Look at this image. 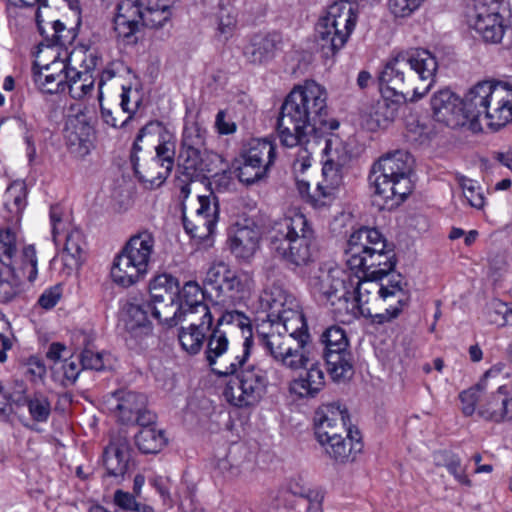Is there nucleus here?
<instances>
[{
	"label": "nucleus",
	"mask_w": 512,
	"mask_h": 512,
	"mask_svg": "<svg viewBox=\"0 0 512 512\" xmlns=\"http://www.w3.org/2000/svg\"><path fill=\"white\" fill-rule=\"evenodd\" d=\"M253 346L250 319L237 310L227 311L217 319V326L207 337L205 358L218 377H231L224 389L228 402L236 407L257 404L268 384L266 372L247 365Z\"/></svg>",
	"instance_id": "1"
},
{
	"label": "nucleus",
	"mask_w": 512,
	"mask_h": 512,
	"mask_svg": "<svg viewBox=\"0 0 512 512\" xmlns=\"http://www.w3.org/2000/svg\"><path fill=\"white\" fill-rule=\"evenodd\" d=\"M338 121L328 120L326 90L315 81L298 85L286 96L277 119V132L285 147L299 146L293 162L296 171L304 172L311 166V156L325 147Z\"/></svg>",
	"instance_id": "2"
},
{
	"label": "nucleus",
	"mask_w": 512,
	"mask_h": 512,
	"mask_svg": "<svg viewBox=\"0 0 512 512\" xmlns=\"http://www.w3.org/2000/svg\"><path fill=\"white\" fill-rule=\"evenodd\" d=\"M437 70L436 56L426 49L396 53L379 73L381 97L367 108L363 125L370 131L387 127L408 99H420L430 91Z\"/></svg>",
	"instance_id": "3"
},
{
	"label": "nucleus",
	"mask_w": 512,
	"mask_h": 512,
	"mask_svg": "<svg viewBox=\"0 0 512 512\" xmlns=\"http://www.w3.org/2000/svg\"><path fill=\"white\" fill-rule=\"evenodd\" d=\"M383 286V279L353 277L341 270H330L319 282V293L341 322L359 316L372 320Z\"/></svg>",
	"instance_id": "4"
},
{
	"label": "nucleus",
	"mask_w": 512,
	"mask_h": 512,
	"mask_svg": "<svg viewBox=\"0 0 512 512\" xmlns=\"http://www.w3.org/2000/svg\"><path fill=\"white\" fill-rule=\"evenodd\" d=\"M349 414L340 404L320 406L314 414V433L330 458L338 462L354 461L363 445L359 433L347 427Z\"/></svg>",
	"instance_id": "5"
},
{
	"label": "nucleus",
	"mask_w": 512,
	"mask_h": 512,
	"mask_svg": "<svg viewBox=\"0 0 512 512\" xmlns=\"http://www.w3.org/2000/svg\"><path fill=\"white\" fill-rule=\"evenodd\" d=\"M270 248L286 263L296 267L313 261L315 236L306 217L296 214L279 222L272 231Z\"/></svg>",
	"instance_id": "6"
},
{
	"label": "nucleus",
	"mask_w": 512,
	"mask_h": 512,
	"mask_svg": "<svg viewBox=\"0 0 512 512\" xmlns=\"http://www.w3.org/2000/svg\"><path fill=\"white\" fill-rule=\"evenodd\" d=\"M154 245V236L148 231L131 236L113 260L110 270L112 281L128 288L142 280L148 272Z\"/></svg>",
	"instance_id": "7"
},
{
	"label": "nucleus",
	"mask_w": 512,
	"mask_h": 512,
	"mask_svg": "<svg viewBox=\"0 0 512 512\" xmlns=\"http://www.w3.org/2000/svg\"><path fill=\"white\" fill-rule=\"evenodd\" d=\"M206 130L198 123L186 124L182 133L181 150L179 154V168L190 171V175L196 171L215 172L219 179H228L224 172L222 157L206 148Z\"/></svg>",
	"instance_id": "8"
},
{
	"label": "nucleus",
	"mask_w": 512,
	"mask_h": 512,
	"mask_svg": "<svg viewBox=\"0 0 512 512\" xmlns=\"http://www.w3.org/2000/svg\"><path fill=\"white\" fill-rule=\"evenodd\" d=\"M259 344L276 362L291 369L307 367L308 357L305 347L309 342V332H286L279 326H270L268 332L258 334Z\"/></svg>",
	"instance_id": "9"
},
{
	"label": "nucleus",
	"mask_w": 512,
	"mask_h": 512,
	"mask_svg": "<svg viewBox=\"0 0 512 512\" xmlns=\"http://www.w3.org/2000/svg\"><path fill=\"white\" fill-rule=\"evenodd\" d=\"M320 151L325 157L322 167L323 182L317 185L311 195L317 207L326 206L332 200L335 189L342 182L343 168L350 161L349 154L338 141H325V147Z\"/></svg>",
	"instance_id": "10"
},
{
	"label": "nucleus",
	"mask_w": 512,
	"mask_h": 512,
	"mask_svg": "<svg viewBox=\"0 0 512 512\" xmlns=\"http://www.w3.org/2000/svg\"><path fill=\"white\" fill-rule=\"evenodd\" d=\"M321 341L325 344L324 358L333 381L350 379L354 373L353 356L345 330L330 326L323 332Z\"/></svg>",
	"instance_id": "11"
},
{
	"label": "nucleus",
	"mask_w": 512,
	"mask_h": 512,
	"mask_svg": "<svg viewBox=\"0 0 512 512\" xmlns=\"http://www.w3.org/2000/svg\"><path fill=\"white\" fill-rule=\"evenodd\" d=\"M503 3L504 0H476L469 25L487 44H499L505 35L507 25L500 13Z\"/></svg>",
	"instance_id": "12"
},
{
	"label": "nucleus",
	"mask_w": 512,
	"mask_h": 512,
	"mask_svg": "<svg viewBox=\"0 0 512 512\" xmlns=\"http://www.w3.org/2000/svg\"><path fill=\"white\" fill-rule=\"evenodd\" d=\"M22 275L14 265L7 264L0 268V302L9 303L18 298L23 292L22 276L33 282L38 274L37 257L34 246L28 245L22 251Z\"/></svg>",
	"instance_id": "13"
},
{
	"label": "nucleus",
	"mask_w": 512,
	"mask_h": 512,
	"mask_svg": "<svg viewBox=\"0 0 512 512\" xmlns=\"http://www.w3.org/2000/svg\"><path fill=\"white\" fill-rule=\"evenodd\" d=\"M144 19V8L140 0H119L113 17L116 41L123 46L136 45Z\"/></svg>",
	"instance_id": "14"
},
{
	"label": "nucleus",
	"mask_w": 512,
	"mask_h": 512,
	"mask_svg": "<svg viewBox=\"0 0 512 512\" xmlns=\"http://www.w3.org/2000/svg\"><path fill=\"white\" fill-rule=\"evenodd\" d=\"M384 286L376 305V313L372 316V323L382 325L399 317L403 309L408 306L409 294L404 289L407 285L400 273L391 274L389 279H383Z\"/></svg>",
	"instance_id": "15"
},
{
	"label": "nucleus",
	"mask_w": 512,
	"mask_h": 512,
	"mask_svg": "<svg viewBox=\"0 0 512 512\" xmlns=\"http://www.w3.org/2000/svg\"><path fill=\"white\" fill-rule=\"evenodd\" d=\"M219 217V206L216 196L200 195L197 197V204L190 216L186 215V208H183V225L187 233L192 237L204 239L210 236Z\"/></svg>",
	"instance_id": "16"
},
{
	"label": "nucleus",
	"mask_w": 512,
	"mask_h": 512,
	"mask_svg": "<svg viewBox=\"0 0 512 512\" xmlns=\"http://www.w3.org/2000/svg\"><path fill=\"white\" fill-rule=\"evenodd\" d=\"M352 271L362 272L366 277L374 279H389L391 274L396 273L395 253L387 248V242L378 248L372 249L365 257L346 260Z\"/></svg>",
	"instance_id": "17"
},
{
	"label": "nucleus",
	"mask_w": 512,
	"mask_h": 512,
	"mask_svg": "<svg viewBox=\"0 0 512 512\" xmlns=\"http://www.w3.org/2000/svg\"><path fill=\"white\" fill-rule=\"evenodd\" d=\"M368 181L371 188H373V203L380 210H391L399 206L412 192V185L410 179H404L403 181H395V179L390 177L378 178L376 173L370 171Z\"/></svg>",
	"instance_id": "18"
},
{
	"label": "nucleus",
	"mask_w": 512,
	"mask_h": 512,
	"mask_svg": "<svg viewBox=\"0 0 512 512\" xmlns=\"http://www.w3.org/2000/svg\"><path fill=\"white\" fill-rule=\"evenodd\" d=\"M83 59L79 67L73 65L66 72L65 90L76 100L83 99L90 94L94 88L95 78L93 75L99 61L96 53H83Z\"/></svg>",
	"instance_id": "19"
},
{
	"label": "nucleus",
	"mask_w": 512,
	"mask_h": 512,
	"mask_svg": "<svg viewBox=\"0 0 512 512\" xmlns=\"http://www.w3.org/2000/svg\"><path fill=\"white\" fill-rule=\"evenodd\" d=\"M434 119L448 127L457 128L466 124L462 99L449 89L436 92L431 98Z\"/></svg>",
	"instance_id": "20"
},
{
	"label": "nucleus",
	"mask_w": 512,
	"mask_h": 512,
	"mask_svg": "<svg viewBox=\"0 0 512 512\" xmlns=\"http://www.w3.org/2000/svg\"><path fill=\"white\" fill-rule=\"evenodd\" d=\"M510 121H512V87L505 83H496V91L481 116V123L493 131H498Z\"/></svg>",
	"instance_id": "21"
},
{
	"label": "nucleus",
	"mask_w": 512,
	"mask_h": 512,
	"mask_svg": "<svg viewBox=\"0 0 512 512\" xmlns=\"http://www.w3.org/2000/svg\"><path fill=\"white\" fill-rule=\"evenodd\" d=\"M103 465L110 477L132 476L134 464L130 462L129 442L120 434L113 436L103 452Z\"/></svg>",
	"instance_id": "22"
},
{
	"label": "nucleus",
	"mask_w": 512,
	"mask_h": 512,
	"mask_svg": "<svg viewBox=\"0 0 512 512\" xmlns=\"http://www.w3.org/2000/svg\"><path fill=\"white\" fill-rule=\"evenodd\" d=\"M260 240V227L253 221L245 220L244 224H236L233 234L229 237V247L237 259L248 261L259 249Z\"/></svg>",
	"instance_id": "23"
},
{
	"label": "nucleus",
	"mask_w": 512,
	"mask_h": 512,
	"mask_svg": "<svg viewBox=\"0 0 512 512\" xmlns=\"http://www.w3.org/2000/svg\"><path fill=\"white\" fill-rule=\"evenodd\" d=\"M478 415L494 423L512 420V396L509 395L506 385H499L496 391L487 394L478 407Z\"/></svg>",
	"instance_id": "24"
},
{
	"label": "nucleus",
	"mask_w": 512,
	"mask_h": 512,
	"mask_svg": "<svg viewBox=\"0 0 512 512\" xmlns=\"http://www.w3.org/2000/svg\"><path fill=\"white\" fill-rule=\"evenodd\" d=\"M153 127V123H148L139 130L133 143L130 155V160L135 175L137 176L139 181L143 183H148L150 188L159 187L168 177L162 175L163 170L160 168V166H151L150 159L145 161L143 165L140 164V158L138 156V153L142 151V146L140 145V143L142 142L145 136L150 134L151 129Z\"/></svg>",
	"instance_id": "25"
},
{
	"label": "nucleus",
	"mask_w": 512,
	"mask_h": 512,
	"mask_svg": "<svg viewBox=\"0 0 512 512\" xmlns=\"http://www.w3.org/2000/svg\"><path fill=\"white\" fill-rule=\"evenodd\" d=\"M205 283L219 293L231 295L242 293L246 280L224 262L213 263L206 272Z\"/></svg>",
	"instance_id": "26"
},
{
	"label": "nucleus",
	"mask_w": 512,
	"mask_h": 512,
	"mask_svg": "<svg viewBox=\"0 0 512 512\" xmlns=\"http://www.w3.org/2000/svg\"><path fill=\"white\" fill-rule=\"evenodd\" d=\"M281 44L277 33L255 34L243 46L242 54L246 61L253 65H262L275 57Z\"/></svg>",
	"instance_id": "27"
},
{
	"label": "nucleus",
	"mask_w": 512,
	"mask_h": 512,
	"mask_svg": "<svg viewBox=\"0 0 512 512\" xmlns=\"http://www.w3.org/2000/svg\"><path fill=\"white\" fill-rule=\"evenodd\" d=\"M496 91V83L482 81L473 86L462 99L466 122L481 124V116L489 106Z\"/></svg>",
	"instance_id": "28"
},
{
	"label": "nucleus",
	"mask_w": 512,
	"mask_h": 512,
	"mask_svg": "<svg viewBox=\"0 0 512 512\" xmlns=\"http://www.w3.org/2000/svg\"><path fill=\"white\" fill-rule=\"evenodd\" d=\"M204 291L196 281H188L179 288L178 301L183 308L184 318L214 319L208 305L204 302Z\"/></svg>",
	"instance_id": "29"
},
{
	"label": "nucleus",
	"mask_w": 512,
	"mask_h": 512,
	"mask_svg": "<svg viewBox=\"0 0 512 512\" xmlns=\"http://www.w3.org/2000/svg\"><path fill=\"white\" fill-rule=\"evenodd\" d=\"M411 164L412 161L409 153L397 150L382 156L373 164L370 171L376 173L378 178L390 177L395 179V181H403L404 179H410Z\"/></svg>",
	"instance_id": "30"
},
{
	"label": "nucleus",
	"mask_w": 512,
	"mask_h": 512,
	"mask_svg": "<svg viewBox=\"0 0 512 512\" xmlns=\"http://www.w3.org/2000/svg\"><path fill=\"white\" fill-rule=\"evenodd\" d=\"M151 314L149 301H127L122 307V320L125 329L134 337L147 335L151 332Z\"/></svg>",
	"instance_id": "31"
},
{
	"label": "nucleus",
	"mask_w": 512,
	"mask_h": 512,
	"mask_svg": "<svg viewBox=\"0 0 512 512\" xmlns=\"http://www.w3.org/2000/svg\"><path fill=\"white\" fill-rule=\"evenodd\" d=\"M506 365L503 363H497L493 365L480 381L472 386L471 388L460 393L459 398L462 403V412L465 416H471L475 413L477 405L479 406L484 402L487 396L486 390L488 388V381L491 378H497L500 375L508 376L509 373H504Z\"/></svg>",
	"instance_id": "32"
},
{
	"label": "nucleus",
	"mask_w": 512,
	"mask_h": 512,
	"mask_svg": "<svg viewBox=\"0 0 512 512\" xmlns=\"http://www.w3.org/2000/svg\"><path fill=\"white\" fill-rule=\"evenodd\" d=\"M385 242L386 239L377 229L361 227L354 231L347 241V260L365 257L372 249L382 247Z\"/></svg>",
	"instance_id": "33"
},
{
	"label": "nucleus",
	"mask_w": 512,
	"mask_h": 512,
	"mask_svg": "<svg viewBox=\"0 0 512 512\" xmlns=\"http://www.w3.org/2000/svg\"><path fill=\"white\" fill-rule=\"evenodd\" d=\"M94 136V128L86 115L70 116L65 126V138L70 148L81 154H86Z\"/></svg>",
	"instance_id": "34"
},
{
	"label": "nucleus",
	"mask_w": 512,
	"mask_h": 512,
	"mask_svg": "<svg viewBox=\"0 0 512 512\" xmlns=\"http://www.w3.org/2000/svg\"><path fill=\"white\" fill-rule=\"evenodd\" d=\"M189 321L188 328H181L178 333V339L183 350L189 354H197L200 352L203 346V342L206 338V333L210 331L209 336L216 328L217 324L213 326V319L202 318H185Z\"/></svg>",
	"instance_id": "35"
},
{
	"label": "nucleus",
	"mask_w": 512,
	"mask_h": 512,
	"mask_svg": "<svg viewBox=\"0 0 512 512\" xmlns=\"http://www.w3.org/2000/svg\"><path fill=\"white\" fill-rule=\"evenodd\" d=\"M112 401L115 402L113 410L124 424H131L136 415L147 406L146 396L135 391H116L112 395Z\"/></svg>",
	"instance_id": "36"
},
{
	"label": "nucleus",
	"mask_w": 512,
	"mask_h": 512,
	"mask_svg": "<svg viewBox=\"0 0 512 512\" xmlns=\"http://www.w3.org/2000/svg\"><path fill=\"white\" fill-rule=\"evenodd\" d=\"M316 39L325 56H333L341 50L347 43L349 37L345 33L330 23L325 18H320L316 25Z\"/></svg>",
	"instance_id": "37"
},
{
	"label": "nucleus",
	"mask_w": 512,
	"mask_h": 512,
	"mask_svg": "<svg viewBox=\"0 0 512 512\" xmlns=\"http://www.w3.org/2000/svg\"><path fill=\"white\" fill-rule=\"evenodd\" d=\"M291 299L297 298L278 284L267 288L261 296V304L267 310L268 321L274 322L275 318H281L282 313L290 308L287 302Z\"/></svg>",
	"instance_id": "38"
},
{
	"label": "nucleus",
	"mask_w": 512,
	"mask_h": 512,
	"mask_svg": "<svg viewBox=\"0 0 512 512\" xmlns=\"http://www.w3.org/2000/svg\"><path fill=\"white\" fill-rule=\"evenodd\" d=\"M341 29L350 38L357 22V6L349 1L341 0L329 6L323 17Z\"/></svg>",
	"instance_id": "39"
},
{
	"label": "nucleus",
	"mask_w": 512,
	"mask_h": 512,
	"mask_svg": "<svg viewBox=\"0 0 512 512\" xmlns=\"http://www.w3.org/2000/svg\"><path fill=\"white\" fill-rule=\"evenodd\" d=\"M325 384L324 373L318 364H312L304 375L293 380L290 392L301 398L315 397Z\"/></svg>",
	"instance_id": "40"
},
{
	"label": "nucleus",
	"mask_w": 512,
	"mask_h": 512,
	"mask_svg": "<svg viewBox=\"0 0 512 512\" xmlns=\"http://www.w3.org/2000/svg\"><path fill=\"white\" fill-rule=\"evenodd\" d=\"M290 307L281 318H275L274 322H270V326H279L280 330L299 334L300 332H308V327L304 314L302 313L300 303L297 299H291L287 302Z\"/></svg>",
	"instance_id": "41"
},
{
	"label": "nucleus",
	"mask_w": 512,
	"mask_h": 512,
	"mask_svg": "<svg viewBox=\"0 0 512 512\" xmlns=\"http://www.w3.org/2000/svg\"><path fill=\"white\" fill-rule=\"evenodd\" d=\"M242 157L257 165L265 166L264 168L269 171L276 158V146L267 139H253Z\"/></svg>",
	"instance_id": "42"
},
{
	"label": "nucleus",
	"mask_w": 512,
	"mask_h": 512,
	"mask_svg": "<svg viewBox=\"0 0 512 512\" xmlns=\"http://www.w3.org/2000/svg\"><path fill=\"white\" fill-rule=\"evenodd\" d=\"M85 244L83 234L78 229L69 231L65 237V244L62 251L64 265L73 270L78 269L83 261V246Z\"/></svg>",
	"instance_id": "43"
},
{
	"label": "nucleus",
	"mask_w": 512,
	"mask_h": 512,
	"mask_svg": "<svg viewBox=\"0 0 512 512\" xmlns=\"http://www.w3.org/2000/svg\"><path fill=\"white\" fill-rule=\"evenodd\" d=\"M151 315L161 323L172 327L184 318L183 308L179 305L178 297L172 300L149 301Z\"/></svg>",
	"instance_id": "44"
},
{
	"label": "nucleus",
	"mask_w": 512,
	"mask_h": 512,
	"mask_svg": "<svg viewBox=\"0 0 512 512\" xmlns=\"http://www.w3.org/2000/svg\"><path fill=\"white\" fill-rule=\"evenodd\" d=\"M149 292L153 301L172 300L179 295V281L170 274L157 275L150 281Z\"/></svg>",
	"instance_id": "45"
},
{
	"label": "nucleus",
	"mask_w": 512,
	"mask_h": 512,
	"mask_svg": "<svg viewBox=\"0 0 512 512\" xmlns=\"http://www.w3.org/2000/svg\"><path fill=\"white\" fill-rule=\"evenodd\" d=\"M135 444L142 453H158L166 444L164 431L156 427L141 428L135 435Z\"/></svg>",
	"instance_id": "46"
},
{
	"label": "nucleus",
	"mask_w": 512,
	"mask_h": 512,
	"mask_svg": "<svg viewBox=\"0 0 512 512\" xmlns=\"http://www.w3.org/2000/svg\"><path fill=\"white\" fill-rule=\"evenodd\" d=\"M217 36L227 41L230 39L237 26L235 9L230 4L220 3L216 13Z\"/></svg>",
	"instance_id": "47"
},
{
	"label": "nucleus",
	"mask_w": 512,
	"mask_h": 512,
	"mask_svg": "<svg viewBox=\"0 0 512 512\" xmlns=\"http://www.w3.org/2000/svg\"><path fill=\"white\" fill-rule=\"evenodd\" d=\"M179 174L176 177L175 185L180 190V199L183 205V208L185 207L184 202L190 195L191 189L190 185L192 182L200 180L202 178H207L208 175H212L214 178H216L215 181L219 182V184H223L225 186L228 185L230 178L228 179H219V177L215 176V172H209V171H196V173H193V175H190V171L186 169H180L178 167Z\"/></svg>",
	"instance_id": "48"
},
{
	"label": "nucleus",
	"mask_w": 512,
	"mask_h": 512,
	"mask_svg": "<svg viewBox=\"0 0 512 512\" xmlns=\"http://www.w3.org/2000/svg\"><path fill=\"white\" fill-rule=\"evenodd\" d=\"M154 149L156 155L150 158L151 166H160L163 170L162 175L168 176L174 166L175 143L171 140L163 139Z\"/></svg>",
	"instance_id": "49"
},
{
	"label": "nucleus",
	"mask_w": 512,
	"mask_h": 512,
	"mask_svg": "<svg viewBox=\"0 0 512 512\" xmlns=\"http://www.w3.org/2000/svg\"><path fill=\"white\" fill-rule=\"evenodd\" d=\"M243 158L242 164L236 169L239 181L246 186H250L265 180L268 177V170L261 165L250 162L249 159Z\"/></svg>",
	"instance_id": "50"
},
{
	"label": "nucleus",
	"mask_w": 512,
	"mask_h": 512,
	"mask_svg": "<svg viewBox=\"0 0 512 512\" xmlns=\"http://www.w3.org/2000/svg\"><path fill=\"white\" fill-rule=\"evenodd\" d=\"M455 179L469 205L476 209H482L485 205V198L478 182L461 174H456Z\"/></svg>",
	"instance_id": "51"
},
{
	"label": "nucleus",
	"mask_w": 512,
	"mask_h": 512,
	"mask_svg": "<svg viewBox=\"0 0 512 512\" xmlns=\"http://www.w3.org/2000/svg\"><path fill=\"white\" fill-rule=\"evenodd\" d=\"M18 252L17 237L10 228L0 229V264L13 265V258Z\"/></svg>",
	"instance_id": "52"
},
{
	"label": "nucleus",
	"mask_w": 512,
	"mask_h": 512,
	"mask_svg": "<svg viewBox=\"0 0 512 512\" xmlns=\"http://www.w3.org/2000/svg\"><path fill=\"white\" fill-rule=\"evenodd\" d=\"M31 418L39 423L46 422L51 414V403L41 392L31 395L30 400L26 404Z\"/></svg>",
	"instance_id": "53"
},
{
	"label": "nucleus",
	"mask_w": 512,
	"mask_h": 512,
	"mask_svg": "<svg viewBox=\"0 0 512 512\" xmlns=\"http://www.w3.org/2000/svg\"><path fill=\"white\" fill-rule=\"evenodd\" d=\"M5 207L11 213H20L25 207L26 188L23 183L11 184L4 195Z\"/></svg>",
	"instance_id": "54"
},
{
	"label": "nucleus",
	"mask_w": 512,
	"mask_h": 512,
	"mask_svg": "<svg viewBox=\"0 0 512 512\" xmlns=\"http://www.w3.org/2000/svg\"><path fill=\"white\" fill-rule=\"evenodd\" d=\"M33 78L36 86L43 93H59L65 91V83L53 76V74H49L42 69L35 70L33 72Z\"/></svg>",
	"instance_id": "55"
},
{
	"label": "nucleus",
	"mask_w": 512,
	"mask_h": 512,
	"mask_svg": "<svg viewBox=\"0 0 512 512\" xmlns=\"http://www.w3.org/2000/svg\"><path fill=\"white\" fill-rule=\"evenodd\" d=\"M437 464L443 465L447 468L450 475L457 480H462L465 476L464 468L461 466V461L455 454L443 451L436 456Z\"/></svg>",
	"instance_id": "56"
},
{
	"label": "nucleus",
	"mask_w": 512,
	"mask_h": 512,
	"mask_svg": "<svg viewBox=\"0 0 512 512\" xmlns=\"http://www.w3.org/2000/svg\"><path fill=\"white\" fill-rule=\"evenodd\" d=\"M30 398L31 396L27 395L26 385L16 381L13 389L7 392L8 415L14 412V408L26 406Z\"/></svg>",
	"instance_id": "57"
},
{
	"label": "nucleus",
	"mask_w": 512,
	"mask_h": 512,
	"mask_svg": "<svg viewBox=\"0 0 512 512\" xmlns=\"http://www.w3.org/2000/svg\"><path fill=\"white\" fill-rule=\"evenodd\" d=\"M128 71V68L124 65L121 61H112L107 64V66L103 69L100 79L98 82V90L99 95L98 99L101 103L102 101V88L103 86L110 80H112L115 77L121 76L124 72Z\"/></svg>",
	"instance_id": "58"
},
{
	"label": "nucleus",
	"mask_w": 512,
	"mask_h": 512,
	"mask_svg": "<svg viewBox=\"0 0 512 512\" xmlns=\"http://www.w3.org/2000/svg\"><path fill=\"white\" fill-rule=\"evenodd\" d=\"M76 53H71L68 59H55L50 64L45 65L41 69L53 76L61 79L63 82L66 80V72L73 67V62L76 58Z\"/></svg>",
	"instance_id": "59"
},
{
	"label": "nucleus",
	"mask_w": 512,
	"mask_h": 512,
	"mask_svg": "<svg viewBox=\"0 0 512 512\" xmlns=\"http://www.w3.org/2000/svg\"><path fill=\"white\" fill-rule=\"evenodd\" d=\"M82 369L101 371L105 368L103 354L85 348L80 355Z\"/></svg>",
	"instance_id": "60"
},
{
	"label": "nucleus",
	"mask_w": 512,
	"mask_h": 512,
	"mask_svg": "<svg viewBox=\"0 0 512 512\" xmlns=\"http://www.w3.org/2000/svg\"><path fill=\"white\" fill-rule=\"evenodd\" d=\"M389 9L395 17L410 16L420 6L418 0H389Z\"/></svg>",
	"instance_id": "61"
},
{
	"label": "nucleus",
	"mask_w": 512,
	"mask_h": 512,
	"mask_svg": "<svg viewBox=\"0 0 512 512\" xmlns=\"http://www.w3.org/2000/svg\"><path fill=\"white\" fill-rule=\"evenodd\" d=\"M52 29L53 34L51 44L53 45L64 46L66 45V43H69L74 38L73 32L67 29L65 25L59 20L52 22Z\"/></svg>",
	"instance_id": "62"
},
{
	"label": "nucleus",
	"mask_w": 512,
	"mask_h": 512,
	"mask_svg": "<svg viewBox=\"0 0 512 512\" xmlns=\"http://www.w3.org/2000/svg\"><path fill=\"white\" fill-rule=\"evenodd\" d=\"M121 111L118 107L113 109L105 108L101 105V116L104 122L112 127H123L128 124L132 119V115H128L125 119H122Z\"/></svg>",
	"instance_id": "63"
},
{
	"label": "nucleus",
	"mask_w": 512,
	"mask_h": 512,
	"mask_svg": "<svg viewBox=\"0 0 512 512\" xmlns=\"http://www.w3.org/2000/svg\"><path fill=\"white\" fill-rule=\"evenodd\" d=\"M25 374L31 381L42 379L46 374V366L38 357H30L25 364Z\"/></svg>",
	"instance_id": "64"
}]
</instances>
